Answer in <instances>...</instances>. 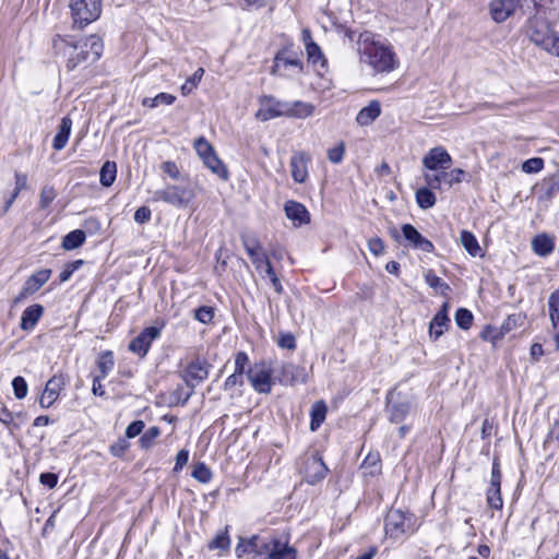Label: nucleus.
Returning <instances> with one entry per match:
<instances>
[{
    "mask_svg": "<svg viewBox=\"0 0 559 559\" xmlns=\"http://www.w3.org/2000/svg\"><path fill=\"white\" fill-rule=\"evenodd\" d=\"M277 345L282 348L286 349H295L296 348V338L292 333L281 334L277 341Z\"/></svg>",
    "mask_w": 559,
    "mask_h": 559,
    "instance_id": "0e129e2a",
    "label": "nucleus"
},
{
    "mask_svg": "<svg viewBox=\"0 0 559 559\" xmlns=\"http://www.w3.org/2000/svg\"><path fill=\"white\" fill-rule=\"evenodd\" d=\"M357 45L360 60L376 72H391L397 67L399 60L392 46L377 35L370 32L361 33Z\"/></svg>",
    "mask_w": 559,
    "mask_h": 559,
    "instance_id": "f03ea898",
    "label": "nucleus"
},
{
    "mask_svg": "<svg viewBox=\"0 0 559 559\" xmlns=\"http://www.w3.org/2000/svg\"><path fill=\"white\" fill-rule=\"evenodd\" d=\"M450 324L449 317L435 316L429 324V335L432 340H438L444 334Z\"/></svg>",
    "mask_w": 559,
    "mask_h": 559,
    "instance_id": "e433bc0d",
    "label": "nucleus"
},
{
    "mask_svg": "<svg viewBox=\"0 0 559 559\" xmlns=\"http://www.w3.org/2000/svg\"><path fill=\"white\" fill-rule=\"evenodd\" d=\"M532 249L539 257H547L555 250V237L546 233L536 235L532 240Z\"/></svg>",
    "mask_w": 559,
    "mask_h": 559,
    "instance_id": "393cba45",
    "label": "nucleus"
},
{
    "mask_svg": "<svg viewBox=\"0 0 559 559\" xmlns=\"http://www.w3.org/2000/svg\"><path fill=\"white\" fill-rule=\"evenodd\" d=\"M328 407L323 401H317L310 411V430L316 431L325 420Z\"/></svg>",
    "mask_w": 559,
    "mask_h": 559,
    "instance_id": "72a5a7b5",
    "label": "nucleus"
},
{
    "mask_svg": "<svg viewBox=\"0 0 559 559\" xmlns=\"http://www.w3.org/2000/svg\"><path fill=\"white\" fill-rule=\"evenodd\" d=\"M210 365L205 359L197 358L191 361L183 371V381L192 390L194 386L205 380L209 376Z\"/></svg>",
    "mask_w": 559,
    "mask_h": 559,
    "instance_id": "f3484780",
    "label": "nucleus"
},
{
    "mask_svg": "<svg viewBox=\"0 0 559 559\" xmlns=\"http://www.w3.org/2000/svg\"><path fill=\"white\" fill-rule=\"evenodd\" d=\"M84 264L83 260H75L66 264L64 269L61 271L59 278L61 283L69 281L72 274L78 271Z\"/></svg>",
    "mask_w": 559,
    "mask_h": 559,
    "instance_id": "5fc2aeb1",
    "label": "nucleus"
},
{
    "mask_svg": "<svg viewBox=\"0 0 559 559\" xmlns=\"http://www.w3.org/2000/svg\"><path fill=\"white\" fill-rule=\"evenodd\" d=\"M403 240L413 249L431 253L435 250L433 243L424 237L412 224H403L401 227Z\"/></svg>",
    "mask_w": 559,
    "mask_h": 559,
    "instance_id": "4468645a",
    "label": "nucleus"
},
{
    "mask_svg": "<svg viewBox=\"0 0 559 559\" xmlns=\"http://www.w3.org/2000/svg\"><path fill=\"white\" fill-rule=\"evenodd\" d=\"M409 530L405 514L401 510H390L385 518V534L397 539Z\"/></svg>",
    "mask_w": 559,
    "mask_h": 559,
    "instance_id": "dca6fc26",
    "label": "nucleus"
},
{
    "mask_svg": "<svg viewBox=\"0 0 559 559\" xmlns=\"http://www.w3.org/2000/svg\"><path fill=\"white\" fill-rule=\"evenodd\" d=\"M423 165L430 171L448 170L452 165V157L443 146H436L424 156Z\"/></svg>",
    "mask_w": 559,
    "mask_h": 559,
    "instance_id": "f8f14e48",
    "label": "nucleus"
},
{
    "mask_svg": "<svg viewBox=\"0 0 559 559\" xmlns=\"http://www.w3.org/2000/svg\"><path fill=\"white\" fill-rule=\"evenodd\" d=\"M544 165H545V163L542 157H532V158L526 159L522 164L521 169L523 173H526V174H536V173H539L540 170H543Z\"/></svg>",
    "mask_w": 559,
    "mask_h": 559,
    "instance_id": "864d4df0",
    "label": "nucleus"
},
{
    "mask_svg": "<svg viewBox=\"0 0 559 559\" xmlns=\"http://www.w3.org/2000/svg\"><path fill=\"white\" fill-rule=\"evenodd\" d=\"M242 243L252 263L260 270L265 263V258H269L262 250L260 242L254 237H242Z\"/></svg>",
    "mask_w": 559,
    "mask_h": 559,
    "instance_id": "4be33fe9",
    "label": "nucleus"
},
{
    "mask_svg": "<svg viewBox=\"0 0 559 559\" xmlns=\"http://www.w3.org/2000/svg\"><path fill=\"white\" fill-rule=\"evenodd\" d=\"M51 270L43 269L31 275L25 282V292L35 294L39 290L50 278Z\"/></svg>",
    "mask_w": 559,
    "mask_h": 559,
    "instance_id": "c756f323",
    "label": "nucleus"
},
{
    "mask_svg": "<svg viewBox=\"0 0 559 559\" xmlns=\"http://www.w3.org/2000/svg\"><path fill=\"white\" fill-rule=\"evenodd\" d=\"M144 421L143 420H134L132 421L126 429V437L129 439L135 438L136 436L141 435V432L144 429Z\"/></svg>",
    "mask_w": 559,
    "mask_h": 559,
    "instance_id": "e2e57ef3",
    "label": "nucleus"
},
{
    "mask_svg": "<svg viewBox=\"0 0 559 559\" xmlns=\"http://www.w3.org/2000/svg\"><path fill=\"white\" fill-rule=\"evenodd\" d=\"M386 412L391 423H402L411 412V402L394 389L386 394Z\"/></svg>",
    "mask_w": 559,
    "mask_h": 559,
    "instance_id": "1a4fd4ad",
    "label": "nucleus"
},
{
    "mask_svg": "<svg viewBox=\"0 0 559 559\" xmlns=\"http://www.w3.org/2000/svg\"><path fill=\"white\" fill-rule=\"evenodd\" d=\"M424 277L429 287L436 289L442 296H448L451 287L441 277L437 276L432 270H427Z\"/></svg>",
    "mask_w": 559,
    "mask_h": 559,
    "instance_id": "c9c22d12",
    "label": "nucleus"
},
{
    "mask_svg": "<svg viewBox=\"0 0 559 559\" xmlns=\"http://www.w3.org/2000/svg\"><path fill=\"white\" fill-rule=\"evenodd\" d=\"M311 157L306 152H295L290 157V173L295 182L304 183L308 178V164Z\"/></svg>",
    "mask_w": 559,
    "mask_h": 559,
    "instance_id": "6ab92c4d",
    "label": "nucleus"
},
{
    "mask_svg": "<svg viewBox=\"0 0 559 559\" xmlns=\"http://www.w3.org/2000/svg\"><path fill=\"white\" fill-rule=\"evenodd\" d=\"M162 328L148 326L145 328L130 344L129 349L139 355L141 358L145 357L153 341L160 336Z\"/></svg>",
    "mask_w": 559,
    "mask_h": 559,
    "instance_id": "ddd939ff",
    "label": "nucleus"
},
{
    "mask_svg": "<svg viewBox=\"0 0 559 559\" xmlns=\"http://www.w3.org/2000/svg\"><path fill=\"white\" fill-rule=\"evenodd\" d=\"M162 170L173 179H178L180 171L178 166L173 160H166L160 165Z\"/></svg>",
    "mask_w": 559,
    "mask_h": 559,
    "instance_id": "69168bd1",
    "label": "nucleus"
},
{
    "mask_svg": "<svg viewBox=\"0 0 559 559\" xmlns=\"http://www.w3.org/2000/svg\"><path fill=\"white\" fill-rule=\"evenodd\" d=\"M114 366L115 360L112 352H104L97 361V368L99 370V374L97 377H102L103 379H105L108 376V373L112 370Z\"/></svg>",
    "mask_w": 559,
    "mask_h": 559,
    "instance_id": "a19ab883",
    "label": "nucleus"
},
{
    "mask_svg": "<svg viewBox=\"0 0 559 559\" xmlns=\"http://www.w3.org/2000/svg\"><path fill=\"white\" fill-rule=\"evenodd\" d=\"M381 459L378 452H370L367 454L360 465V472L362 477L376 476L381 473Z\"/></svg>",
    "mask_w": 559,
    "mask_h": 559,
    "instance_id": "c85d7f7f",
    "label": "nucleus"
},
{
    "mask_svg": "<svg viewBox=\"0 0 559 559\" xmlns=\"http://www.w3.org/2000/svg\"><path fill=\"white\" fill-rule=\"evenodd\" d=\"M304 66L301 60L287 50H280L274 58L272 73L283 78H290L294 74L301 73Z\"/></svg>",
    "mask_w": 559,
    "mask_h": 559,
    "instance_id": "0eeeda50",
    "label": "nucleus"
},
{
    "mask_svg": "<svg viewBox=\"0 0 559 559\" xmlns=\"http://www.w3.org/2000/svg\"><path fill=\"white\" fill-rule=\"evenodd\" d=\"M548 311L551 326L554 330H557L559 326V288L548 297Z\"/></svg>",
    "mask_w": 559,
    "mask_h": 559,
    "instance_id": "58836bf2",
    "label": "nucleus"
},
{
    "mask_svg": "<svg viewBox=\"0 0 559 559\" xmlns=\"http://www.w3.org/2000/svg\"><path fill=\"white\" fill-rule=\"evenodd\" d=\"M304 40L306 43V51L308 55V61L313 66H320L324 68L326 60L323 57L321 48L311 39L309 31H304Z\"/></svg>",
    "mask_w": 559,
    "mask_h": 559,
    "instance_id": "a878e982",
    "label": "nucleus"
},
{
    "mask_svg": "<svg viewBox=\"0 0 559 559\" xmlns=\"http://www.w3.org/2000/svg\"><path fill=\"white\" fill-rule=\"evenodd\" d=\"M191 476L201 484H207L212 478V472L203 462H198L192 467Z\"/></svg>",
    "mask_w": 559,
    "mask_h": 559,
    "instance_id": "a18cd8bd",
    "label": "nucleus"
},
{
    "mask_svg": "<svg viewBox=\"0 0 559 559\" xmlns=\"http://www.w3.org/2000/svg\"><path fill=\"white\" fill-rule=\"evenodd\" d=\"M194 148L202 160L215 153L212 144L203 136H200L194 141Z\"/></svg>",
    "mask_w": 559,
    "mask_h": 559,
    "instance_id": "49530a36",
    "label": "nucleus"
},
{
    "mask_svg": "<svg viewBox=\"0 0 559 559\" xmlns=\"http://www.w3.org/2000/svg\"><path fill=\"white\" fill-rule=\"evenodd\" d=\"M175 100H176V96H174L173 94L159 93L155 97H152V98L151 97H145L142 100V105L144 107L155 108V107H157L160 104L171 105V104H174Z\"/></svg>",
    "mask_w": 559,
    "mask_h": 559,
    "instance_id": "37998d69",
    "label": "nucleus"
},
{
    "mask_svg": "<svg viewBox=\"0 0 559 559\" xmlns=\"http://www.w3.org/2000/svg\"><path fill=\"white\" fill-rule=\"evenodd\" d=\"M265 556L267 559H296L297 550L295 547L289 546L288 542L273 537L267 540V551Z\"/></svg>",
    "mask_w": 559,
    "mask_h": 559,
    "instance_id": "a211bd4d",
    "label": "nucleus"
},
{
    "mask_svg": "<svg viewBox=\"0 0 559 559\" xmlns=\"http://www.w3.org/2000/svg\"><path fill=\"white\" fill-rule=\"evenodd\" d=\"M85 239L86 235L82 229H74L63 237L61 246L64 250H74L81 247Z\"/></svg>",
    "mask_w": 559,
    "mask_h": 559,
    "instance_id": "f704fd0d",
    "label": "nucleus"
},
{
    "mask_svg": "<svg viewBox=\"0 0 559 559\" xmlns=\"http://www.w3.org/2000/svg\"><path fill=\"white\" fill-rule=\"evenodd\" d=\"M67 384V378L62 373L51 377L44 389L39 399V404L43 408H49L58 400L60 392Z\"/></svg>",
    "mask_w": 559,
    "mask_h": 559,
    "instance_id": "2eb2a0df",
    "label": "nucleus"
},
{
    "mask_svg": "<svg viewBox=\"0 0 559 559\" xmlns=\"http://www.w3.org/2000/svg\"><path fill=\"white\" fill-rule=\"evenodd\" d=\"M57 192L53 187L51 186H45L40 190L39 194V207L41 210H46L52 201L56 199Z\"/></svg>",
    "mask_w": 559,
    "mask_h": 559,
    "instance_id": "09e8293b",
    "label": "nucleus"
},
{
    "mask_svg": "<svg viewBox=\"0 0 559 559\" xmlns=\"http://www.w3.org/2000/svg\"><path fill=\"white\" fill-rule=\"evenodd\" d=\"M287 109L288 102H282L271 95H264L260 98V108L255 112V118L264 122L277 117H286Z\"/></svg>",
    "mask_w": 559,
    "mask_h": 559,
    "instance_id": "9b49d317",
    "label": "nucleus"
},
{
    "mask_svg": "<svg viewBox=\"0 0 559 559\" xmlns=\"http://www.w3.org/2000/svg\"><path fill=\"white\" fill-rule=\"evenodd\" d=\"M307 373L305 368L294 364H284L281 368L280 382L284 384L305 383Z\"/></svg>",
    "mask_w": 559,
    "mask_h": 559,
    "instance_id": "412c9836",
    "label": "nucleus"
},
{
    "mask_svg": "<svg viewBox=\"0 0 559 559\" xmlns=\"http://www.w3.org/2000/svg\"><path fill=\"white\" fill-rule=\"evenodd\" d=\"M72 128V120L66 116L61 119L59 130L53 138L52 147L56 151H61L68 143Z\"/></svg>",
    "mask_w": 559,
    "mask_h": 559,
    "instance_id": "7c9ffc66",
    "label": "nucleus"
},
{
    "mask_svg": "<svg viewBox=\"0 0 559 559\" xmlns=\"http://www.w3.org/2000/svg\"><path fill=\"white\" fill-rule=\"evenodd\" d=\"M160 435V429L156 426L150 427L140 438V444L143 449H150L155 439Z\"/></svg>",
    "mask_w": 559,
    "mask_h": 559,
    "instance_id": "603ef678",
    "label": "nucleus"
},
{
    "mask_svg": "<svg viewBox=\"0 0 559 559\" xmlns=\"http://www.w3.org/2000/svg\"><path fill=\"white\" fill-rule=\"evenodd\" d=\"M247 547H249L250 552L263 556L267 551V542L262 540L259 536H252L247 539Z\"/></svg>",
    "mask_w": 559,
    "mask_h": 559,
    "instance_id": "8fccbe9b",
    "label": "nucleus"
},
{
    "mask_svg": "<svg viewBox=\"0 0 559 559\" xmlns=\"http://www.w3.org/2000/svg\"><path fill=\"white\" fill-rule=\"evenodd\" d=\"M416 202L423 210H428L436 204V195L431 191V188H420L416 191Z\"/></svg>",
    "mask_w": 559,
    "mask_h": 559,
    "instance_id": "ea45409f",
    "label": "nucleus"
},
{
    "mask_svg": "<svg viewBox=\"0 0 559 559\" xmlns=\"http://www.w3.org/2000/svg\"><path fill=\"white\" fill-rule=\"evenodd\" d=\"M542 189L547 200L555 198L559 193V174H555L544 179Z\"/></svg>",
    "mask_w": 559,
    "mask_h": 559,
    "instance_id": "79ce46f5",
    "label": "nucleus"
},
{
    "mask_svg": "<svg viewBox=\"0 0 559 559\" xmlns=\"http://www.w3.org/2000/svg\"><path fill=\"white\" fill-rule=\"evenodd\" d=\"M454 319L459 328L468 330L473 323V313L466 308H460L456 310Z\"/></svg>",
    "mask_w": 559,
    "mask_h": 559,
    "instance_id": "de8ad7c7",
    "label": "nucleus"
},
{
    "mask_svg": "<svg viewBox=\"0 0 559 559\" xmlns=\"http://www.w3.org/2000/svg\"><path fill=\"white\" fill-rule=\"evenodd\" d=\"M73 24L80 28L96 21L102 13V0H71Z\"/></svg>",
    "mask_w": 559,
    "mask_h": 559,
    "instance_id": "39448f33",
    "label": "nucleus"
},
{
    "mask_svg": "<svg viewBox=\"0 0 559 559\" xmlns=\"http://www.w3.org/2000/svg\"><path fill=\"white\" fill-rule=\"evenodd\" d=\"M381 115V105L378 100H371L366 107L361 108L356 116L359 126L371 124Z\"/></svg>",
    "mask_w": 559,
    "mask_h": 559,
    "instance_id": "bb28decb",
    "label": "nucleus"
},
{
    "mask_svg": "<svg viewBox=\"0 0 559 559\" xmlns=\"http://www.w3.org/2000/svg\"><path fill=\"white\" fill-rule=\"evenodd\" d=\"M205 167H207L214 175L223 180H227L229 178V173L227 167L221 160L216 153H213L211 156H207L204 160H202Z\"/></svg>",
    "mask_w": 559,
    "mask_h": 559,
    "instance_id": "2f4dec72",
    "label": "nucleus"
},
{
    "mask_svg": "<svg viewBox=\"0 0 559 559\" xmlns=\"http://www.w3.org/2000/svg\"><path fill=\"white\" fill-rule=\"evenodd\" d=\"M52 48L57 56L67 58L68 71L79 67H87L96 62L103 55V40L97 35H90L76 43L56 35L52 39Z\"/></svg>",
    "mask_w": 559,
    "mask_h": 559,
    "instance_id": "f257e3e1",
    "label": "nucleus"
},
{
    "mask_svg": "<svg viewBox=\"0 0 559 559\" xmlns=\"http://www.w3.org/2000/svg\"><path fill=\"white\" fill-rule=\"evenodd\" d=\"M527 36L536 46L554 56H559V32L551 29L548 22L538 14L528 20Z\"/></svg>",
    "mask_w": 559,
    "mask_h": 559,
    "instance_id": "7ed1b4c3",
    "label": "nucleus"
},
{
    "mask_svg": "<svg viewBox=\"0 0 559 559\" xmlns=\"http://www.w3.org/2000/svg\"><path fill=\"white\" fill-rule=\"evenodd\" d=\"M44 313V307L35 304L25 308L21 316V329L23 331H32Z\"/></svg>",
    "mask_w": 559,
    "mask_h": 559,
    "instance_id": "b1692460",
    "label": "nucleus"
},
{
    "mask_svg": "<svg viewBox=\"0 0 559 559\" xmlns=\"http://www.w3.org/2000/svg\"><path fill=\"white\" fill-rule=\"evenodd\" d=\"M273 369L270 361L261 360L247 370V378L254 391L267 394L272 390Z\"/></svg>",
    "mask_w": 559,
    "mask_h": 559,
    "instance_id": "423d86ee",
    "label": "nucleus"
},
{
    "mask_svg": "<svg viewBox=\"0 0 559 559\" xmlns=\"http://www.w3.org/2000/svg\"><path fill=\"white\" fill-rule=\"evenodd\" d=\"M522 320L521 314H510L501 324V333L506 334L515 329Z\"/></svg>",
    "mask_w": 559,
    "mask_h": 559,
    "instance_id": "13d9d810",
    "label": "nucleus"
},
{
    "mask_svg": "<svg viewBox=\"0 0 559 559\" xmlns=\"http://www.w3.org/2000/svg\"><path fill=\"white\" fill-rule=\"evenodd\" d=\"M314 105L311 103H305L301 100L288 102V109L286 110V117L305 119L310 117L314 112Z\"/></svg>",
    "mask_w": 559,
    "mask_h": 559,
    "instance_id": "cd10ccee",
    "label": "nucleus"
},
{
    "mask_svg": "<svg viewBox=\"0 0 559 559\" xmlns=\"http://www.w3.org/2000/svg\"><path fill=\"white\" fill-rule=\"evenodd\" d=\"M487 501L492 509L500 510L503 506L501 491H488Z\"/></svg>",
    "mask_w": 559,
    "mask_h": 559,
    "instance_id": "338daca9",
    "label": "nucleus"
},
{
    "mask_svg": "<svg viewBox=\"0 0 559 559\" xmlns=\"http://www.w3.org/2000/svg\"><path fill=\"white\" fill-rule=\"evenodd\" d=\"M152 212L147 206L139 207L134 213V221L138 224H145L151 219Z\"/></svg>",
    "mask_w": 559,
    "mask_h": 559,
    "instance_id": "774afa93",
    "label": "nucleus"
},
{
    "mask_svg": "<svg viewBox=\"0 0 559 559\" xmlns=\"http://www.w3.org/2000/svg\"><path fill=\"white\" fill-rule=\"evenodd\" d=\"M460 240L464 249L472 257H483V250L473 233L468 230H462Z\"/></svg>",
    "mask_w": 559,
    "mask_h": 559,
    "instance_id": "473e14b6",
    "label": "nucleus"
},
{
    "mask_svg": "<svg viewBox=\"0 0 559 559\" xmlns=\"http://www.w3.org/2000/svg\"><path fill=\"white\" fill-rule=\"evenodd\" d=\"M12 388L16 399L22 400L27 395V383L23 377H15L12 380Z\"/></svg>",
    "mask_w": 559,
    "mask_h": 559,
    "instance_id": "4d7b16f0",
    "label": "nucleus"
},
{
    "mask_svg": "<svg viewBox=\"0 0 559 559\" xmlns=\"http://www.w3.org/2000/svg\"><path fill=\"white\" fill-rule=\"evenodd\" d=\"M520 0H491L489 3L491 17L497 22H504L519 7Z\"/></svg>",
    "mask_w": 559,
    "mask_h": 559,
    "instance_id": "aec40b11",
    "label": "nucleus"
},
{
    "mask_svg": "<svg viewBox=\"0 0 559 559\" xmlns=\"http://www.w3.org/2000/svg\"><path fill=\"white\" fill-rule=\"evenodd\" d=\"M249 362V357L245 352H238L235 356V371L238 373H246V366Z\"/></svg>",
    "mask_w": 559,
    "mask_h": 559,
    "instance_id": "bf43d9fd",
    "label": "nucleus"
},
{
    "mask_svg": "<svg viewBox=\"0 0 559 559\" xmlns=\"http://www.w3.org/2000/svg\"><path fill=\"white\" fill-rule=\"evenodd\" d=\"M285 214L294 225L300 226L307 224L310 221V215L306 206L296 201H287L284 206Z\"/></svg>",
    "mask_w": 559,
    "mask_h": 559,
    "instance_id": "5701e85b",
    "label": "nucleus"
},
{
    "mask_svg": "<svg viewBox=\"0 0 559 559\" xmlns=\"http://www.w3.org/2000/svg\"><path fill=\"white\" fill-rule=\"evenodd\" d=\"M230 547V537L228 535V526L221 533H218L215 538L209 543V549H219L222 551H227Z\"/></svg>",
    "mask_w": 559,
    "mask_h": 559,
    "instance_id": "c03bdc74",
    "label": "nucleus"
},
{
    "mask_svg": "<svg viewBox=\"0 0 559 559\" xmlns=\"http://www.w3.org/2000/svg\"><path fill=\"white\" fill-rule=\"evenodd\" d=\"M328 472L329 468L318 453H312L305 457L302 474L308 485H318L323 478H325Z\"/></svg>",
    "mask_w": 559,
    "mask_h": 559,
    "instance_id": "9d476101",
    "label": "nucleus"
},
{
    "mask_svg": "<svg viewBox=\"0 0 559 559\" xmlns=\"http://www.w3.org/2000/svg\"><path fill=\"white\" fill-rule=\"evenodd\" d=\"M368 249L376 257L382 255L384 252V242L379 237H373L368 240Z\"/></svg>",
    "mask_w": 559,
    "mask_h": 559,
    "instance_id": "052dcab7",
    "label": "nucleus"
},
{
    "mask_svg": "<svg viewBox=\"0 0 559 559\" xmlns=\"http://www.w3.org/2000/svg\"><path fill=\"white\" fill-rule=\"evenodd\" d=\"M204 74V70L202 68H199L193 74L191 78H189L185 84H182L181 86V93L182 95H188L190 94L193 88L197 87V85L200 83V81L202 80V76Z\"/></svg>",
    "mask_w": 559,
    "mask_h": 559,
    "instance_id": "3c124183",
    "label": "nucleus"
},
{
    "mask_svg": "<svg viewBox=\"0 0 559 559\" xmlns=\"http://www.w3.org/2000/svg\"><path fill=\"white\" fill-rule=\"evenodd\" d=\"M214 318V309L209 306H201L194 311V319L201 323L207 324Z\"/></svg>",
    "mask_w": 559,
    "mask_h": 559,
    "instance_id": "6e6d98bb",
    "label": "nucleus"
},
{
    "mask_svg": "<svg viewBox=\"0 0 559 559\" xmlns=\"http://www.w3.org/2000/svg\"><path fill=\"white\" fill-rule=\"evenodd\" d=\"M116 176H117L116 163L109 162V160L104 163V165L100 168V173H99V180H100L102 186L110 187L115 182Z\"/></svg>",
    "mask_w": 559,
    "mask_h": 559,
    "instance_id": "4c0bfd02",
    "label": "nucleus"
},
{
    "mask_svg": "<svg viewBox=\"0 0 559 559\" xmlns=\"http://www.w3.org/2000/svg\"><path fill=\"white\" fill-rule=\"evenodd\" d=\"M466 173L461 168H453L451 170H441L438 173H425L424 179L428 187L431 189H441L442 186L451 188L454 185L461 183L466 180Z\"/></svg>",
    "mask_w": 559,
    "mask_h": 559,
    "instance_id": "6e6552de",
    "label": "nucleus"
},
{
    "mask_svg": "<svg viewBox=\"0 0 559 559\" xmlns=\"http://www.w3.org/2000/svg\"><path fill=\"white\" fill-rule=\"evenodd\" d=\"M345 153L344 145L341 143L340 145L329 148L328 158L333 164H338L343 160Z\"/></svg>",
    "mask_w": 559,
    "mask_h": 559,
    "instance_id": "680f3d73",
    "label": "nucleus"
},
{
    "mask_svg": "<svg viewBox=\"0 0 559 559\" xmlns=\"http://www.w3.org/2000/svg\"><path fill=\"white\" fill-rule=\"evenodd\" d=\"M194 198L195 192L190 185H166L152 195L154 202H164L176 209L188 207Z\"/></svg>",
    "mask_w": 559,
    "mask_h": 559,
    "instance_id": "20e7f679",
    "label": "nucleus"
}]
</instances>
